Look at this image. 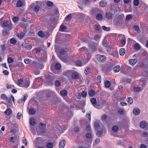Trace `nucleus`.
<instances>
[{"label": "nucleus", "instance_id": "nucleus-57", "mask_svg": "<svg viewBox=\"0 0 148 148\" xmlns=\"http://www.w3.org/2000/svg\"><path fill=\"white\" fill-rule=\"evenodd\" d=\"M47 4L48 7H51L53 6V3L51 1H48L47 2Z\"/></svg>", "mask_w": 148, "mask_h": 148}, {"label": "nucleus", "instance_id": "nucleus-18", "mask_svg": "<svg viewBox=\"0 0 148 148\" xmlns=\"http://www.w3.org/2000/svg\"><path fill=\"white\" fill-rule=\"evenodd\" d=\"M12 110L11 108H8L6 109L5 111V113L7 115H10L12 113Z\"/></svg>", "mask_w": 148, "mask_h": 148}, {"label": "nucleus", "instance_id": "nucleus-50", "mask_svg": "<svg viewBox=\"0 0 148 148\" xmlns=\"http://www.w3.org/2000/svg\"><path fill=\"white\" fill-rule=\"evenodd\" d=\"M133 27L135 30L137 32H138L140 30V28L137 24H136L134 25Z\"/></svg>", "mask_w": 148, "mask_h": 148}, {"label": "nucleus", "instance_id": "nucleus-46", "mask_svg": "<svg viewBox=\"0 0 148 148\" xmlns=\"http://www.w3.org/2000/svg\"><path fill=\"white\" fill-rule=\"evenodd\" d=\"M19 18L17 16H14L12 18V20L14 22V23H16L18 22L19 21Z\"/></svg>", "mask_w": 148, "mask_h": 148}, {"label": "nucleus", "instance_id": "nucleus-60", "mask_svg": "<svg viewBox=\"0 0 148 148\" xmlns=\"http://www.w3.org/2000/svg\"><path fill=\"white\" fill-rule=\"evenodd\" d=\"M85 137L87 139H90L91 138V134L89 133H87Z\"/></svg>", "mask_w": 148, "mask_h": 148}, {"label": "nucleus", "instance_id": "nucleus-43", "mask_svg": "<svg viewBox=\"0 0 148 148\" xmlns=\"http://www.w3.org/2000/svg\"><path fill=\"white\" fill-rule=\"evenodd\" d=\"M38 35L40 37H43L45 36L44 33L41 31H39L38 32Z\"/></svg>", "mask_w": 148, "mask_h": 148}, {"label": "nucleus", "instance_id": "nucleus-36", "mask_svg": "<svg viewBox=\"0 0 148 148\" xmlns=\"http://www.w3.org/2000/svg\"><path fill=\"white\" fill-rule=\"evenodd\" d=\"M134 47L135 49L138 50L140 49V46L139 44L136 43L134 44Z\"/></svg>", "mask_w": 148, "mask_h": 148}, {"label": "nucleus", "instance_id": "nucleus-44", "mask_svg": "<svg viewBox=\"0 0 148 148\" xmlns=\"http://www.w3.org/2000/svg\"><path fill=\"white\" fill-rule=\"evenodd\" d=\"M46 147L47 148H52L53 147V145L51 143H47L46 145Z\"/></svg>", "mask_w": 148, "mask_h": 148}, {"label": "nucleus", "instance_id": "nucleus-13", "mask_svg": "<svg viewBox=\"0 0 148 148\" xmlns=\"http://www.w3.org/2000/svg\"><path fill=\"white\" fill-rule=\"evenodd\" d=\"M96 18L98 20L101 21L103 19L102 15L101 14L98 13L96 15Z\"/></svg>", "mask_w": 148, "mask_h": 148}, {"label": "nucleus", "instance_id": "nucleus-16", "mask_svg": "<svg viewBox=\"0 0 148 148\" xmlns=\"http://www.w3.org/2000/svg\"><path fill=\"white\" fill-rule=\"evenodd\" d=\"M60 93L62 96H65L67 95V91L65 90H63L60 91Z\"/></svg>", "mask_w": 148, "mask_h": 148}, {"label": "nucleus", "instance_id": "nucleus-42", "mask_svg": "<svg viewBox=\"0 0 148 148\" xmlns=\"http://www.w3.org/2000/svg\"><path fill=\"white\" fill-rule=\"evenodd\" d=\"M100 38L101 36L100 34H95L94 36V38L97 41V40H100Z\"/></svg>", "mask_w": 148, "mask_h": 148}, {"label": "nucleus", "instance_id": "nucleus-56", "mask_svg": "<svg viewBox=\"0 0 148 148\" xmlns=\"http://www.w3.org/2000/svg\"><path fill=\"white\" fill-rule=\"evenodd\" d=\"M35 49L36 50V53H38L40 52L42 50V49L40 47H36Z\"/></svg>", "mask_w": 148, "mask_h": 148}, {"label": "nucleus", "instance_id": "nucleus-37", "mask_svg": "<svg viewBox=\"0 0 148 148\" xmlns=\"http://www.w3.org/2000/svg\"><path fill=\"white\" fill-rule=\"evenodd\" d=\"M29 112L30 114H35L36 112L34 109L32 108H31L29 109Z\"/></svg>", "mask_w": 148, "mask_h": 148}, {"label": "nucleus", "instance_id": "nucleus-11", "mask_svg": "<svg viewBox=\"0 0 148 148\" xmlns=\"http://www.w3.org/2000/svg\"><path fill=\"white\" fill-rule=\"evenodd\" d=\"M95 91L93 89L90 90L88 91V94L91 97H94L95 95Z\"/></svg>", "mask_w": 148, "mask_h": 148}, {"label": "nucleus", "instance_id": "nucleus-12", "mask_svg": "<svg viewBox=\"0 0 148 148\" xmlns=\"http://www.w3.org/2000/svg\"><path fill=\"white\" fill-rule=\"evenodd\" d=\"M30 82L29 80H27L23 83V84L22 86V87L27 88L30 85Z\"/></svg>", "mask_w": 148, "mask_h": 148}, {"label": "nucleus", "instance_id": "nucleus-34", "mask_svg": "<svg viewBox=\"0 0 148 148\" xmlns=\"http://www.w3.org/2000/svg\"><path fill=\"white\" fill-rule=\"evenodd\" d=\"M30 124L31 125L34 126L36 124V122L34 119H30Z\"/></svg>", "mask_w": 148, "mask_h": 148}, {"label": "nucleus", "instance_id": "nucleus-23", "mask_svg": "<svg viewBox=\"0 0 148 148\" xmlns=\"http://www.w3.org/2000/svg\"><path fill=\"white\" fill-rule=\"evenodd\" d=\"M90 101L93 106H94V105H95L97 103V100L95 98H91L90 99Z\"/></svg>", "mask_w": 148, "mask_h": 148}, {"label": "nucleus", "instance_id": "nucleus-21", "mask_svg": "<svg viewBox=\"0 0 148 148\" xmlns=\"http://www.w3.org/2000/svg\"><path fill=\"white\" fill-rule=\"evenodd\" d=\"M102 44L103 46L105 47H109L107 40L104 39L103 40Z\"/></svg>", "mask_w": 148, "mask_h": 148}, {"label": "nucleus", "instance_id": "nucleus-35", "mask_svg": "<svg viewBox=\"0 0 148 148\" xmlns=\"http://www.w3.org/2000/svg\"><path fill=\"white\" fill-rule=\"evenodd\" d=\"M59 53H60V54L59 56L60 55L62 56L64 55L66 53V51L64 49H62L59 51Z\"/></svg>", "mask_w": 148, "mask_h": 148}, {"label": "nucleus", "instance_id": "nucleus-62", "mask_svg": "<svg viewBox=\"0 0 148 148\" xmlns=\"http://www.w3.org/2000/svg\"><path fill=\"white\" fill-rule=\"evenodd\" d=\"M101 77L100 75H98L97 77V81L98 82L101 83Z\"/></svg>", "mask_w": 148, "mask_h": 148}, {"label": "nucleus", "instance_id": "nucleus-9", "mask_svg": "<svg viewBox=\"0 0 148 148\" xmlns=\"http://www.w3.org/2000/svg\"><path fill=\"white\" fill-rule=\"evenodd\" d=\"M65 141L64 140H61L59 144V148H64L65 146Z\"/></svg>", "mask_w": 148, "mask_h": 148}, {"label": "nucleus", "instance_id": "nucleus-31", "mask_svg": "<svg viewBox=\"0 0 148 148\" xmlns=\"http://www.w3.org/2000/svg\"><path fill=\"white\" fill-rule=\"evenodd\" d=\"M94 28L96 31H99L101 29V26L99 24H96L94 25Z\"/></svg>", "mask_w": 148, "mask_h": 148}, {"label": "nucleus", "instance_id": "nucleus-53", "mask_svg": "<svg viewBox=\"0 0 148 148\" xmlns=\"http://www.w3.org/2000/svg\"><path fill=\"white\" fill-rule=\"evenodd\" d=\"M60 29L62 31H63L66 29V27L65 26L62 25L60 26Z\"/></svg>", "mask_w": 148, "mask_h": 148}, {"label": "nucleus", "instance_id": "nucleus-61", "mask_svg": "<svg viewBox=\"0 0 148 148\" xmlns=\"http://www.w3.org/2000/svg\"><path fill=\"white\" fill-rule=\"evenodd\" d=\"M22 114L19 112H18L17 113V118L18 119H20L21 118V117L22 116Z\"/></svg>", "mask_w": 148, "mask_h": 148}, {"label": "nucleus", "instance_id": "nucleus-26", "mask_svg": "<svg viewBox=\"0 0 148 148\" xmlns=\"http://www.w3.org/2000/svg\"><path fill=\"white\" fill-rule=\"evenodd\" d=\"M23 5V2L21 0H18L17 2L16 6L18 8L22 6Z\"/></svg>", "mask_w": 148, "mask_h": 148}, {"label": "nucleus", "instance_id": "nucleus-63", "mask_svg": "<svg viewBox=\"0 0 148 148\" xmlns=\"http://www.w3.org/2000/svg\"><path fill=\"white\" fill-rule=\"evenodd\" d=\"M86 130L87 131H90L91 130V127L89 125H87L86 126Z\"/></svg>", "mask_w": 148, "mask_h": 148}, {"label": "nucleus", "instance_id": "nucleus-33", "mask_svg": "<svg viewBox=\"0 0 148 148\" xmlns=\"http://www.w3.org/2000/svg\"><path fill=\"white\" fill-rule=\"evenodd\" d=\"M28 97V95H27L26 94H25L24 95L23 98L21 99V102H25L26 101Z\"/></svg>", "mask_w": 148, "mask_h": 148}, {"label": "nucleus", "instance_id": "nucleus-39", "mask_svg": "<svg viewBox=\"0 0 148 148\" xmlns=\"http://www.w3.org/2000/svg\"><path fill=\"white\" fill-rule=\"evenodd\" d=\"M8 62L9 64H10L14 62V59L12 58L9 57L7 59Z\"/></svg>", "mask_w": 148, "mask_h": 148}, {"label": "nucleus", "instance_id": "nucleus-64", "mask_svg": "<svg viewBox=\"0 0 148 148\" xmlns=\"http://www.w3.org/2000/svg\"><path fill=\"white\" fill-rule=\"evenodd\" d=\"M124 110L120 109L119 110L118 112L120 115H123L124 114Z\"/></svg>", "mask_w": 148, "mask_h": 148}, {"label": "nucleus", "instance_id": "nucleus-5", "mask_svg": "<svg viewBox=\"0 0 148 148\" xmlns=\"http://www.w3.org/2000/svg\"><path fill=\"white\" fill-rule=\"evenodd\" d=\"M102 130H99L97 131V134L98 136L99 137H100L103 134H105L106 132V130L104 129H102Z\"/></svg>", "mask_w": 148, "mask_h": 148}, {"label": "nucleus", "instance_id": "nucleus-3", "mask_svg": "<svg viewBox=\"0 0 148 148\" xmlns=\"http://www.w3.org/2000/svg\"><path fill=\"white\" fill-rule=\"evenodd\" d=\"M96 58L97 61L101 63L104 62L106 59V57L105 56L99 54L97 55Z\"/></svg>", "mask_w": 148, "mask_h": 148}, {"label": "nucleus", "instance_id": "nucleus-6", "mask_svg": "<svg viewBox=\"0 0 148 148\" xmlns=\"http://www.w3.org/2000/svg\"><path fill=\"white\" fill-rule=\"evenodd\" d=\"M94 126L95 130L97 131L101 128L99 122L98 121H96L94 123Z\"/></svg>", "mask_w": 148, "mask_h": 148}, {"label": "nucleus", "instance_id": "nucleus-4", "mask_svg": "<svg viewBox=\"0 0 148 148\" xmlns=\"http://www.w3.org/2000/svg\"><path fill=\"white\" fill-rule=\"evenodd\" d=\"M140 127L145 130H148V123L145 121H142L140 123Z\"/></svg>", "mask_w": 148, "mask_h": 148}, {"label": "nucleus", "instance_id": "nucleus-22", "mask_svg": "<svg viewBox=\"0 0 148 148\" xmlns=\"http://www.w3.org/2000/svg\"><path fill=\"white\" fill-rule=\"evenodd\" d=\"M119 129V128L117 125L113 126L112 128V130L113 132H117Z\"/></svg>", "mask_w": 148, "mask_h": 148}, {"label": "nucleus", "instance_id": "nucleus-58", "mask_svg": "<svg viewBox=\"0 0 148 148\" xmlns=\"http://www.w3.org/2000/svg\"><path fill=\"white\" fill-rule=\"evenodd\" d=\"M1 50L3 51H4L6 49V47L4 44L1 45Z\"/></svg>", "mask_w": 148, "mask_h": 148}, {"label": "nucleus", "instance_id": "nucleus-28", "mask_svg": "<svg viewBox=\"0 0 148 148\" xmlns=\"http://www.w3.org/2000/svg\"><path fill=\"white\" fill-rule=\"evenodd\" d=\"M90 71V68L89 67H87L84 71L85 74L86 75H88Z\"/></svg>", "mask_w": 148, "mask_h": 148}, {"label": "nucleus", "instance_id": "nucleus-20", "mask_svg": "<svg viewBox=\"0 0 148 148\" xmlns=\"http://www.w3.org/2000/svg\"><path fill=\"white\" fill-rule=\"evenodd\" d=\"M133 89L134 92H138L141 91L142 89L140 87L134 86Z\"/></svg>", "mask_w": 148, "mask_h": 148}, {"label": "nucleus", "instance_id": "nucleus-2", "mask_svg": "<svg viewBox=\"0 0 148 148\" xmlns=\"http://www.w3.org/2000/svg\"><path fill=\"white\" fill-rule=\"evenodd\" d=\"M89 45V49L90 51L92 52H94L97 49V48L98 46V44L97 43H94L92 41L88 42Z\"/></svg>", "mask_w": 148, "mask_h": 148}, {"label": "nucleus", "instance_id": "nucleus-52", "mask_svg": "<svg viewBox=\"0 0 148 148\" xmlns=\"http://www.w3.org/2000/svg\"><path fill=\"white\" fill-rule=\"evenodd\" d=\"M102 29L105 31H108L110 30V28L109 27H107L105 26H103Z\"/></svg>", "mask_w": 148, "mask_h": 148}, {"label": "nucleus", "instance_id": "nucleus-24", "mask_svg": "<svg viewBox=\"0 0 148 148\" xmlns=\"http://www.w3.org/2000/svg\"><path fill=\"white\" fill-rule=\"evenodd\" d=\"M125 53V50L123 48L120 49L119 51V53L120 55L123 56Z\"/></svg>", "mask_w": 148, "mask_h": 148}, {"label": "nucleus", "instance_id": "nucleus-10", "mask_svg": "<svg viewBox=\"0 0 148 148\" xmlns=\"http://www.w3.org/2000/svg\"><path fill=\"white\" fill-rule=\"evenodd\" d=\"M59 58L63 62H67L69 61L68 60V57H65L62 55L59 56Z\"/></svg>", "mask_w": 148, "mask_h": 148}, {"label": "nucleus", "instance_id": "nucleus-29", "mask_svg": "<svg viewBox=\"0 0 148 148\" xmlns=\"http://www.w3.org/2000/svg\"><path fill=\"white\" fill-rule=\"evenodd\" d=\"M55 67L57 70H60L61 68V65L60 63H57L55 65Z\"/></svg>", "mask_w": 148, "mask_h": 148}, {"label": "nucleus", "instance_id": "nucleus-49", "mask_svg": "<svg viewBox=\"0 0 148 148\" xmlns=\"http://www.w3.org/2000/svg\"><path fill=\"white\" fill-rule=\"evenodd\" d=\"M87 93L85 91H83L81 93V95L82 97L85 98L87 96Z\"/></svg>", "mask_w": 148, "mask_h": 148}, {"label": "nucleus", "instance_id": "nucleus-55", "mask_svg": "<svg viewBox=\"0 0 148 148\" xmlns=\"http://www.w3.org/2000/svg\"><path fill=\"white\" fill-rule=\"evenodd\" d=\"M25 35V34L24 33L21 32L20 34H18V37L21 38H22L24 37Z\"/></svg>", "mask_w": 148, "mask_h": 148}, {"label": "nucleus", "instance_id": "nucleus-7", "mask_svg": "<svg viewBox=\"0 0 148 148\" xmlns=\"http://www.w3.org/2000/svg\"><path fill=\"white\" fill-rule=\"evenodd\" d=\"M71 77L73 79H77L78 78L79 75L76 72H73L71 75Z\"/></svg>", "mask_w": 148, "mask_h": 148}, {"label": "nucleus", "instance_id": "nucleus-48", "mask_svg": "<svg viewBox=\"0 0 148 148\" xmlns=\"http://www.w3.org/2000/svg\"><path fill=\"white\" fill-rule=\"evenodd\" d=\"M139 4V1L138 0H134L133 1L134 5L135 6H137Z\"/></svg>", "mask_w": 148, "mask_h": 148}, {"label": "nucleus", "instance_id": "nucleus-51", "mask_svg": "<svg viewBox=\"0 0 148 148\" xmlns=\"http://www.w3.org/2000/svg\"><path fill=\"white\" fill-rule=\"evenodd\" d=\"M23 80L22 79H19L18 81V85L19 86H22L23 84Z\"/></svg>", "mask_w": 148, "mask_h": 148}, {"label": "nucleus", "instance_id": "nucleus-1", "mask_svg": "<svg viewBox=\"0 0 148 148\" xmlns=\"http://www.w3.org/2000/svg\"><path fill=\"white\" fill-rule=\"evenodd\" d=\"M3 27L7 31H10L12 28V24L8 21H5L1 23Z\"/></svg>", "mask_w": 148, "mask_h": 148}, {"label": "nucleus", "instance_id": "nucleus-45", "mask_svg": "<svg viewBox=\"0 0 148 148\" xmlns=\"http://www.w3.org/2000/svg\"><path fill=\"white\" fill-rule=\"evenodd\" d=\"M82 1L86 5H90L89 0H82Z\"/></svg>", "mask_w": 148, "mask_h": 148}, {"label": "nucleus", "instance_id": "nucleus-25", "mask_svg": "<svg viewBox=\"0 0 148 148\" xmlns=\"http://www.w3.org/2000/svg\"><path fill=\"white\" fill-rule=\"evenodd\" d=\"M17 42V41L14 38H11L10 40V43L13 45H15Z\"/></svg>", "mask_w": 148, "mask_h": 148}, {"label": "nucleus", "instance_id": "nucleus-19", "mask_svg": "<svg viewBox=\"0 0 148 148\" xmlns=\"http://www.w3.org/2000/svg\"><path fill=\"white\" fill-rule=\"evenodd\" d=\"M120 67L119 65H117L113 68V71L114 72H118L120 70Z\"/></svg>", "mask_w": 148, "mask_h": 148}, {"label": "nucleus", "instance_id": "nucleus-8", "mask_svg": "<svg viewBox=\"0 0 148 148\" xmlns=\"http://www.w3.org/2000/svg\"><path fill=\"white\" fill-rule=\"evenodd\" d=\"M134 114L136 115H138L140 113V110L138 108H134L133 111Z\"/></svg>", "mask_w": 148, "mask_h": 148}, {"label": "nucleus", "instance_id": "nucleus-59", "mask_svg": "<svg viewBox=\"0 0 148 148\" xmlns=\"http://www.w3.org/2000/svg\"><path fill=\"white\" fill-rule=\"evenodd\" d=\"M107 117V116L106 114H103L101 116V119L102 120H105L106 119Z\"/></svg>", "mask_w": 148, "mask_h": 148}, {"label": "nucleus", "instance_id": "nucleus-14", "mask_svg": "<svg viewBox=\"0 0 148 148\" xmlns=\"http://www.w3.org/2000/svg\"><path fill=\"white\" fill-rule=\"evenodd\" d=\"M105 16L107 19H110L112 18L113 14L111 13H107L106 14Z\"/></svg>", "mask_w": 148, "mask_h": 148}, {"label": "nucleus", "instance_id": "nucleus-17", "mask_svg": "<svg viewBox=\"0 0 148 148\" xmlns=\"http://www.w3.org/2000/svg\"><path fill=\"white\" fill-rule=\"evenodd\" d=\"M136 60L135 59H130L129 60V63L132 65H134L136 62Z\"/></svg>", "mask_w": 148, "mask_h": 148}, {"label": "nucleus", "instance_id": "nucleus-47", "mask_svg": "<svg viewBox=\"0 0 148 148\" xmlns=\"http://www.w3.org/2000/svg\"><path fill=\"white\" fill-rule=\"evenodd\" d=\"M61 85V83L59 80H56L55 82V85L57 87Z\"/></svg>", "mask_w": 148, "mask_h": 148}, {"label": "nucleus", "instance_id": "nucleus-38", "mask_svg": "<svg viewBox=\"0 0 148 148\" xmlns=\"http://www.w3.org/2000/svg\"><path fill=\"white\" fill-rule=\"evenodd\" d=\"M71 18L72 15L71 14H69L66 17L65 19L66 21H69L71 19Z\"/></svg>", "mask_w": 148, "mask_h": 148}, {"label": "nucleus", "instance_id": "nucleus-40", "mask_svg": "<svg viewBox=\"0 0 148 148\" xmlns=\"http://www.w3.org/2000/svg\"><path fill=\"white\" fill-rule=\"evenodd\" d=\"M39 127L42 129H44L46 127L45 124L41 123L39 125Z\"/></svg>", "mask_w": 148, "mask_h": 148}, {"label": "nucleus", "instance_id": "nucleus-41", "mask_svg": "<svg viewBox=\"0 0 148 148\" xmlns=\"http://www.w3.org/2000/svg\"><path fill=\"white\" fill-rule=\"evenodd\" d=\"M40 6L38 5H36L34 8V10L35 12H37L39 11Z\"/></svg>", "mask_w": 148, "mask_h": 148}, {"label": "nucleus", "instance_id": "nucleus-32", "mask_svg": "<svg viewBox=\"0 0 148 148\" xmlns=\"http://www.w3.org/2000/svg\"><path fill=\"white\" fill-rule=\"evenodd\" d=\"M127 101L129 104H131L133 102V100L131 97H128L127 99Z\"/></svg>", "mask_w": 148, "mask_h": 148}, {"label": "nucleus", "instance_id": "nucleus-15", "mask_svg": "<svg viewBox=\"0 0 148 148\" xmlns=\"http://www.w3.org/2000/svg\"><path fill=\"white\" fill-rule=\"evenodd\" d=\"M75 63L76 65L77 66H82V65H84L86 63H82L81 60H78L75 62Z\"/></svg>", "mask_w": 148, "mask_h": 148}, {"label": "nucleus", "instance_id": "nucleus-54", "mask_svg": "<svg viewBox=\"0 0 148 148\" xmlns=\"http://www.w3.org/2000/svg\"><path fill=\"white\" fill-rule=\"evenodd\" d=\"M1 97L2 99L4 100H6V99H8V97L7 96L4 94H2L1 96Z\"/></svg>", "mask_w": 148, "mask_h": 148}, {"label": "nucleus", "instance_id": "nucleus-30", "mask_svg": "<svg viewBox=\"0 0 148 148\" xmlns=\"http://www.w3.org/2000/svg\"><path fill=\"white\" fill-rule=\"evenodd\" d=\"M107 3L104 1H101L100 2V6L102 7H103L106 5Z\"/></svg>", "mask_w": 148, "mask_h": 148}, {"label": "nucleus", "instance_id": "nucleus-27", "mask_svg": "<svg viewBox=\"0 0 148 148\" xmlns=\"http://www.w3.org/2000/svg\"><path fill=\"white\" fill-rule=\"evenodd\" d=\"M111 83L109 81H106L104 82V85L106 88H109L111 85Z\"/></svg>", "mask_w": 148, "mask_h": 148}]
</instances>
